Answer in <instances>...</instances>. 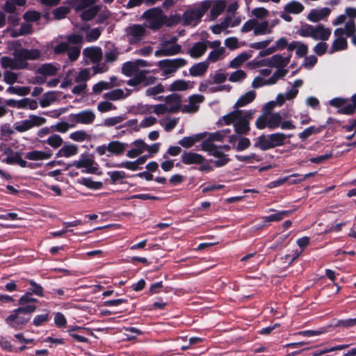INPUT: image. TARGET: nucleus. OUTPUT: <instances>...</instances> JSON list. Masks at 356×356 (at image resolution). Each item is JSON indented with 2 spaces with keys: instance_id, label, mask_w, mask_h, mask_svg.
Here are the masks:
<instances>
[{
  "instance_id": "nucleus-9",
  "label": "nucleus",
  "mask_w": 356,
  "mask_h": 356,
  "mask_svg": "<svg viewBox=\"0 0 356 356\" xmlns=\"http://www.w3.org/2000/svg\"><path fill=\"white\" fill-rule=\"evenodd\" d=\"M287 73L286 70H277L270 78L265 79L261 76H256L252 82L253 88H259L264 86L275 84L279 79L283 78Z\"/></svg>"
},
{
  "instance_id": "nucleus-27",
  "label": "nucleus",
  "mask_w": 356,
  "mask_h": 356,
  "mask_svg": "<svg viewBox=\"0 0 356 356\" xmlns=\"http://www.w3.org/2000/svg\"><path fill=\"white\" fill-rule=\"evenodd\" d=\"M181 159L183 163L186 165L198 164L202 163L204 156L200 154L193 152H184Z\"/></svg>"
},
{
  "instance_id": "nucleus-56",
  "label": "nucleus",
  "mask_w": 356,
  "mask_h": 356,
  "mask_svg": "<svg viewBox=\"0 0 356 356\" xmlns=\"http://www.w3.org/2000/svg\"><path fill=\"white\" fill-rule=\"evenodd\" d=\"M232 86L229 84H215L214 83L211 81V85L209 87V92L211 93L218 92H229L232 90Z\"/></svg>"
},
{
  "instance_id": "nucleus-30",
  "label": "nucleus",
  "mask_w": 356,
  "mask_h": 356,
  "mask_svg": "<svg viewBox=\"0 0 356 356\" xmlns=\"http://www.w3.org/2000/svg\"><path fill=\"white\" fill-rule=\"evenodd\" d=\"M211 3L210 15L212 20L216 19L225 10L226 2L225 0L209 1Z\"/></svg>"
},
{
  "instance_id": "nucleus-8",
  "label": "nucleus",
  "mask_w": 356,
  "mask_h": 356,
  "mask_svg": "<svg viewBox=\"0 0 356 356\" xmlns=\"http://www.w3.org/2000/svg\"><path fill=\"white\" fill-rule=\"evenodd\" d=\"M59 67L53 64H44L38 67L36 72L38 75L33 78V83H43L46 81V77L54 76L58 71Z\"/></svg>"
},
{
  "instance_id": "nucleus-55",
  "label": "nucleus",
  "mask_w": 356,
  "mask_h": 356,
  "mask_svg": "<svg viewBox=\"0 0 356 356\" xmlns=\"http://www.w3.org/2000/svg\"><path fill=\"white\" fill-rule=\"evenodd\" d=\"M314 26L311 24H302L297 31L298 35L302 37H310L312 38Z\"/></svg>"
},
{
  "instance_id": "nucleus-36",
  "label": "nucleus",
  "mask_w": 356,
  "mask_h": 356,
  "mask_svg": "<svg viewBox=\"0 0 356 356\" xmlns=\"http://www.w3.org/2000/svg\"><path fill=\"white\" fill-rule=\"evenodd\" d=\"M296 50L298 57H303L308 53V46L300 41H293L288 45V51Z\"/></svg>"
},
{
  "instance_id": "nucleus-45",
  "label": "nucleus",
  "mask_w": 356,
  "mask_h": 356,
  "mask_svg": "<svg viewBox=\"0 0 356 356\" xmlns=\"http://www.w3.org/2000/svg\"><path fill=\"white\" fill-rule=\"evenodd\" d=\"M120 83H108V81H99L92 86V92L95 94H99L103 90L111 89L112 88L120 86Z\"/></svg>"
},
{
  "instance_id": "nucleus-40",
  "label": "nucleus",
  "mask_w": 356,
  "mask_h": 356,
  "mask_svg": "<svg viewBox=\"0 0 356 356\" xmlns=\"http://www.w3.org/2000/svg\"><path fill=\"white\" fill-rule=\"evenodd\" d=\"M80 31L86 33V40L87 42L95 41L101 35V30L98 28L90 29L87 26H82L80 27Z\"/></svg>"
},
{
  "instance_id": "nucleus-35",
  "label": "nucleus",
  "mask_w": 356,
  "mask_h": 356,
  "mask_svg": "<svg viewBox=\"0 0 356 356\" xmlns=\"http://www.w3.org/2000/svg\"><path fill=\"white\" fill-rule=\"evenodd\" d=\"M209 65V63L207 60L195 63L189 69V74L194 77L203 76L206 73Z\"/></svg>"
},
{
  "instance_id": "nucleus-41",
  "label": "nucleus",
  "mask_w": 356,
  "mask_h": 356,
  "mask_svg": "<svg viewBox=\"0 0 356 356\" xmlns=\"http://www.w3.org/2000/svg\"><path fill=\"white\" fill-rule=\"evenodd\" d=\"M252 54L249 52H243L232 59L229 63V67L232 69H236L241 67L245 62L250 58Z\"/></svg>"
},
{
  "instance_id": "nucleus-20",
  "label": "nucleus",
  "mask_w": 356,
  "mask_h": 356,
  "mask_svg": "<svg viewBox=\"0 0 356 356\" xmlns=\"http://www.w3.org/2000/svg\"><path fill=\"white\" fill-rule=\"evenodd\" d=\"M331 13V9L327 7L314 8L310 10L307 15V19L316 23L325 20Z\"/></svg>"
},
{
  "instance_id": "nucleus-37",
  "label": "nucleus",
  "mask_w": 356,
  "mask_h": 356,
  "mask_svg": "<svg viewBox=\"0 0 356 356\" xmlns=\"http://www.w3.org/2000/svg\"><path fill=\"white\" fill-rule=\"evenodd\" d=\"M193 88V84L188 81L184 79H177L173 81L169 86L168 90L172 92L175 91H184L189 88Z\"/></svg>"
},
{
  "instance_id": "nucleus-7",
  "label": "nucleus",
  "mask_w": 356,
  "mask_h": 356,
  "mask_svg": "<svg viewBox=\"0 0 356 356\" xmlns=\"http://www.w3.org/2000/svg\"><path fill=\"white\" fill-rule=\"evenodd\" d=\"M181 51V47L177 44V38H172L161 44V48L154 53L156 57L168 56L177 54Z\"/></svg>"
},
{
  "instance_id": "nucleus-23",
  "label": "nucleus",
  "mask_w": 356,
  "mask_h": 356,
  "mask_svg": "<svg viewBox=\"0 0 356 356\" xmlns=\"http://www.w3.org/2000/svg\"><path fill=\"white\" fill-rule=\"evenodd\" d=\"M0 63L3 68L11 70H19L25 68V64L19 61L16 56L14 58H9L8 56H3L0 59Z\"/></svg>"
},
{
  "instance_id": "nucleus-12",
  "label": "nucleus",
  "mask_w": 356,
  "mask_h": 356,
  "mask_svg": "<svg viewBox=\"0 0 356 356\" xmlns=\"http://www.w3.org/2000/svg\"><path fill=\"white\" fill-rule=\"evenodd\" d=\"M95 119V114L91 110H85L78 113L71 114L69 116L70 121L73 122L74 126L76 124H91Z\"/></svg>"
},
{
  "instance_id": "nucleus-63",
  "label": "nucleus",
  "mask_w": 356,
  "mask_h": 356,
  "mask_svg": "<svg viewBox=\"0 0 356 356\" xmlns=\"http://www.w3.org/2000/svg\"><path fill=\"white\" fill-rule=\"evenodd\" d=\"M178 123L177 118H168L166 120H161L160 124L164 127L166 131H170L173 129Z\"/></svg>"
},
{
  "instance_id": "nucleus-38",
  "label": "nucleus",
  "mask_w": 356,
  "mask_h": 356,
  "mask_svg": "<svg viewBox=\"0 0 356 356\" xmlns=\"http://www.w3.org/2000/svg\"><path fill=\"white\" fill-rule=\"evenodd\" d=\"M209 154L217 158V160L213 161L216 167H222L226 165L229 161L227 156L222 153L217 147L213 148L212 150L207 152Z\"/></svg>"
},
{
  "instance_id": "nucleus-19",
  "label": "nucleus",
  "mask_w": 356,
  "mask_h": 356,
  "mask_svg": "<svg viewBox=\"0 0 356 356\" xmlns=\"http://www.w3.org/2000/svg\"><path fill=\"white\" fill-rule=\"evenodd\" d=\"M147 160V156H143L136 161H125L120 163H106L108 168H124L131 171H136L139 169V165H143Z\"/></svg>"
},
{
  "instance_id": "nucleus-21",
  "label": "nucleus",
  "mask_w": 356,
  "mask_h": 356,
  "mask_svg": "<svg viewBox=\"0 0 356 356\" xmlns=\"http://www.w3.org/2000/svg\"><path fill=\"white\" fill-rule=\"evenodd\" d=\"M96 0H69V3L75 8L76 10H81L93 3ZM41 3L46 6H55L60 0H40Z\"/></svg>"
},
{
  "instance_id": "nucleus-3",
  "label": "nucleus",
  "mask_w": 356,
  "mask_h": 356,
  "mask_svg": "<svg viewBox=\"0 0 356 356\" xmlns=\"http://www.w3.org/2000/svg\"><path fill=\"white\" fill-rule=\"evenodd\" d=\"M210 6L209 1H202L200 4L187 9L182 16L184 24L190 26L197 25Z\"/></svg>"
},
{
  "instance_id": "nucleus-1",
  "label": "nucleus",
  "mask_w": 356,
  "mask_h": 356,
  "mask_svg": "<svg viewBox=\"0 0 356 356\" xmlns=\"http://www.w3.org/2000/svg\"><path fill=\"white\" fill-rule=\"evenodd\" d=\"M255 113V109H236L225 115L221 118L220 122L224 125L232 124L236 134H246L250 129V122L253 118Z\"/></svg>"
},
{
  "instance_id": "nucleus-57",
  "label": "nucleus",
  "mask_w": 356,
  "mask_h": 356,
  "mask_svg": "<svg viewBox=\"0 0 356 356\" xmlns=\"http://www.w3.org/2000/svg\"><path fill=\"white\" fill-rule=\"evenodd\" d=\"M63 142L61 136L56 134H51L45 141L47 144L55 149L61 146Z\"/></svg>"
},
{
  "instance_id": "nucleus-34",
  "label": "nucleus",
  "mask_w": 356,
  "mask_h": 356,
  "mask_svg": "<svg viewBox=\"0 0 356 356\" xmlns=\"http://www.w3.org/2000/svg\"><path fill=\"white\" fill-rule=\"evenodd\" d=\"M207 49V44L205 42L195 43L188 50L189 55L193 58H199L202 56Z\"/></svg>"
},
{
  "instance_id": "nucleus-49",
  "label": "nucleus",
  "mask_w": 356,
  "mask_h": 356,
  "mask_svg": "<svg viewBox=\"0 0 356 356\" xmlns=\"http://www.w3.org/2000/svg\"><path fill=\"white\" fill-rule=\"evenodd\" d=\"M291 213V211H281L275 213L271 214L268 216L264 217V221L266 222H277L282 220L284 218L289 216Z\"/></svg>"
},
{
  "instance_id": "nucleus-31",
  "label": "nucleus",
  "mask_w": 356,
  "mask_h": 356,
  "mask_svg": "<svg viewBox=\"0 0 356 356\" xmlns=\"http://www.w3.org/2000/svg\"><path fill=\"white\" fill-rule=\"evenodd\" d=\"M206 136L207 132H202L191 136L184 137L179 141V144L183 147L190 148Z\"/></svg>"
},
{
  "instance_id": "nucleus-59",
  "label": "nucleus",
  "mask_w": 356,
  "mask_h": 356,
  "mask_svg": "<svg viewBox=\"0 0 356 356\" xmlns=\"http://www.w3.org/2000/svg\"><path fill=\"white\" fill-rule=\"evenodd\" d=\"M70 138L74 141L83 142L88 139L89 136L84 131H76L70 134Z\"/></svg>"
},
{
  "instance_id": "nucleus-58",
  "label": "nucleus",
  "mask_w": 356,
  "mask_h": 356,
  "mask_svg": "<svg viewBox=\"0 0 356 356\" xmlns=\"http://www.w3.org/2000/svg\"><path fill=\"white\" fill-rule=\"evenodd\" d=\"M81 184L90 189H99L102 187L101 181H95L90 178H82L79 181Z\"/></svg>"
},
{
  "instance_id": "nucleus-33",
  "label": "nucleus",
  "mask_w": 356,
  "mask_h": 356,
  "mask_svg": "<svg viewBox=\"0 0 356 356\" xmlns=\"http://www.w3.org/2000/svg\"><path fill=\"white\" fill-rule=\"evenodd\" d=\"M289 44L288 43V40L285 38H280L278 40H277L274 46L269 47L266 50L260 51L259 56H265L266 55L271 54L277 50H282L286 47L288 48Z\"/></svg>"
},
{
  "instance_id": "nucleus-52",
  "label": "nucleus",
  "mask_w": 356,
  "mask_h": 356,
  "mask_svg": "<svg viewBox=\"0 0 356 356\" xmlns=\"http://www.w3.org/2000/svg\"><path fill=\"white\" fill-rule=\"evenodd\" d=\"M224 53L225 49L223 47L214 49L209 53L207 61L215 63L223 58Z\"/></svg>"
},
{
  "instance_id": "nucleus-54",
  "label": "nucleus",
  "mask_w": 356,
  "mask_h": 356,
  "mask_svg": "<svg viewBox=\"0 0 356 356\" xmlns=\"http://www.w3.org/2000/svg\"><path fill=\"white\" fill-rule=\"evenodd\" d=\"M210 81L215 84H221L224 83L227 79V74L223 72L221 70L216 71L212 75L210 76Z\"/></svg>"
},
{
  "instance_id": "nucleus-13",
  "label": "nucleus",
  "mask_w": 356,
  "mask_h": 356,
  "mask_svg": "<svg viewBox=\"0 0 356 356\" xmlns=\"http://www.w3.org/2000/svg\"><path fill=\"white\" fill-rule=\"evenodd\" d=\"M334 35L336 38L333 40L330 53L340 51L347 49L348 43L346 39L343 37L344 30L342 28H338L334 30Z\"/></svg>"
},
{
  "instance_id": "nucleus-28",
  "label": "nucleus",
  "mask_w": 356,
  "mask_h": 356,
  "mask_svg": "<svg viewBox=\"0 0 356 356\" xmlns=\"http://www.w3.org/2000/svg\"><path fill=\"white\" fill-rule=\"evenodd\" d=\"M290 56L284 57L280 54H276L267 59V66L282 68L287 66L290 62Z\"/></svg>"
},
{
  "instance_id": "nucleus-14",
  "label": "nucleus",
  "mask_w": 356,
  "mask_h": 356,
  "mask_svg": "<svg viewBox=\"0 0 356 356\" xmlns=\"http://www.w3.org/2000/svg\"><path fill=\"white\" fill-rule=\"evenodd\" d=\"M279 23L280 20L277 19L271 21L264 20L261 22L256 20L254 35H264L270 34L273 32V29Z\"/></svg>"
},
{
  "instance_id": "nucleus-25",
  "label": "nucleus",
  "mask_w": 356,
  "mask_h": 356,
  "mask_svg": "<svg viewBox=\"0 0 356 356\" xmlns=\"http://www.w3.org/2000/svg\"><path fill=\"white\" fill-rule=\"evenodd\" d=\"M133 147L127 152V156L130 159L136 158L142 154L147 145L143 140H136L132 143Z\"/></svg>"
},
{
  "instance_id": "nucleus-60",
  "label": "nucleus",
  "mask_w": 356,
  "mask_h": 356,
  "mask_svg": "<svg viewBox=\"0 0 356 356\" xmlns=\"http://www.w3.org/2000/svg\"><path fill=\"white\" fill-rule=\"evenodd\" d=\"M73 127H74L73 122H72V124H70L69 123L65 122H60L52 125L54 131H58L60 133H65L66 131H68L70 128Z\"/></svg>"
},
{
  "instance_id": "nucleus-4",
  "label": "nucleus",
  "mask_w": 356,
  "mask_h": 356,
  "mask_svg": "<svg viewBox=\"0 0 356 356\" xmlns=\"http://www.w3.org/2000/svg\"><path fill=\"white\" fill-rule=\"evenodd\" d=\"M282 120V117L279 112L262 113L257 118L255 126L258 129L268 128L273 130L280 127Z\"/></svg>"
},
{
  "instance_id": "nucleus-39",
  "label": "nucleus",
  "mask_w": 356,
  "mask_h": 356,
  "mask_svg": "<svg viewBox=\"0 0 356 356\" xmlns=\"http://www.w3.org/2000/svg\"><path fill=\"white\" fill-rule=\"evenodd\" d=\"M79 148L76 145L69 144L62 147L58 152L57 156L69 158L77 154Z\"/></svg>"
},
{
  "instance_id": "nucleus-6",
  "label": "nucleus",
  "mask_w": 356,
  "mask_h": 356,
  "mask_svg": "<svg viewBox=\"0 0 356 356\" xmlns=\"http://www.w3.org/2000/svg\"><path fill=\"white\" fill-rule=\"evenodd\" d=\"M127 147L128 145L125 143L120 140H112L107 145L98 146L95 151L99 156L106 154V152H108V156H120L125 152Z\"/></svg>"
},
{
  "instance_id": "nucleus-18",
  "label": "nucleus",
  "mask_w": 356,
  "mask_h": 356,
  "mask_svg": "<svg viewBox=\"0 0 356 356\" xmlns=\"http://www.w3.org/2000/svg\"><path fill=\"white\" fill-rule=\"evenodd\" d=\"M145 33V27L138 24L131 25L126 29V35L131 43H134L141 40Z\"/></svg>"
},
{
  "instance_id": "nucleus-24",
  "label": "nucleus",
  "mask_w": 356,
  "mask_h": 356,
  "mask_svg": "<svg viewBox=\"0 0 356 356\" xmlns=\"http://www.w3.org/2000/svg\"><path fill=\"white\" fill-rule=\"evenodd\" d=\"M331 29L325 27L323 24L314 26L312 39L315 40H327L331 35Z\"/></svg>"
},
{
  "instance_id": "nucleus-46",
  "label": "nucleus",
  "mask_w": 356,
  "mask_h": 356,
  "mask_svg": "<svg viewBox=\"0 0 356 356\" xmlns=\"http://www.w3.org/2000/svg\"><path fill=\"white\" fill-rule=\"evenodd\" d=\"M283 105V99L282 96L277 95L275 100L270 101L266 103L262 107V113H272V111L277 106Z\"/></svg>"
},
{
  "instance_id": "nucleus-17",
  "label": "nucleus",
  "mask_w": 356,
  "mask_h": 356,
  "mask_svg": "<svg viewBox=\"0 0 356 356\" xmlns=\"http://www.w3.org/2000/svg\"><path fill=\"white\" fill-rule=\"evenodd\" d=\"M14 56L17 58L19 61L25 64V68L27 67L28 60H35L40 56V52L38 49H20L15 51Z\"/></svg>"
},
{
  "instance_id": "nucleus-64",
  "label": "nucleus",
  "mask_w": 356,
  "mask_h": 356,
  "mask_svg": "<svg viewBox=\"0 0 356 356\" xmlns=\"http://www.w3.org/2000/svg\"><path fill=\"white\" fill-rule=\"evenodd\" d=\"M116 106L108 101H103L98 104L97 110L101 113L115 110Z\"/></svg>"
},
{
  "instance_id": "nucleus-15",
  "label": "nucleus",
  "mask_w": 356,
  "mask_h": 356,
  "mask_svg": "<svg viewBox=\"0 0 356 356\" xmlns=\"http://www.w3.org/2000/svg\"><path fill=\"white\" fill-rule=\"evenodd\" d=\"M144 16L148 19L147 26L152 29H159L161 24V10L159 8H152L147 10L144 13Z\"/></svg>"
},
{
  "instance_id": "nucleus-5",
  "label": "nucleus",
  "mask_w": 356,
  "mask_h": 356,
  "mask_svg": "<svg viewBox=\"0 0 356 356\" xmlns=\"http://www.w3.org/2000/svg\"><path fill=\"white\" fill-rule=\"evenodd\" d=\"M186 61L181 58L175 59H164L157 63V66L162 72L165 77H170L174 74L177 70L186 65Z\"/></svg>"
},
{
  "instance_id": "nucleus-22",
  "label": "nucleus",
  "mask_w": 356,
  "mask_h": 356,
  "mask_svg": "<svg viewBox=\"0 0 356 356\" xmlns=\"http://www.w3.org/2000/svg\"><path fill=\"white\" fill-rule=\"evenodd\" d=\"M165 104L170 113H177L179 111H181V101L178 95L172 94L168 95L165 99Z\"/></svg>"
},
{
  "instance_id": "nucleus-62",
  "label": "nucleus",
  "mask_w": 356,
  "mask_h": 356,
  "mask_svg": "<svg viewBox=\"0 0 356 356\" xmlns=\"http://www.w3.org/2000/svg\"><path fill=\"white\" fill-rule=\"evenodd\" d=\"M98 11H99L98 6H92V7L88 8V10H85L81 14V18L83 20H86V21L90 20V19H92L97 15Z\"/></svg>"
},
{
  "instance_id": "nucleus-44",
  "label": "nucleus",
  "mask_w": 356,
  "mask_h": 356,
  "mask_svg": "<svg viewBox=\"0 0 356 356\" xmlns=\"http://www.w3.org/2000/svg\"><path fill=\"white\" fill-rule=\"evenodd\" d=\"M255 147L259 148L261 150H268L272 149L271 141L270 135L259 136L254 144Z\"/></svg>"
},
{
  "instance_id": "nucleus-32",
  "label": "nucleus",
  "mask_w": 356,
  "mask_h": 356,
  "mask_svg": "<svg viewBox=\"0 0 356 356\" xmlns=\"http://www.w3.org/2000/svg\"><path fill=\"white\" fill-rule=\"evenodd\" d=\"M256 98V92L254 90H249L241 95L234 105V108H238L245 106L252 103Z\"/></svg>"
},
{
  "instance_id": "nucleus-11",
  "label": "nucleus",
  "mask_w": 356,
  "mask_h": 356,
  "mask_svg": "<svg viewBox=\"0 0 356 356\" xmlns=\"http://www.w3.org/2000/svg\"><path fill=\"white\" fill-rule=\"evenodd\" d=\"M72 165L76 168L84 169L83 171L88 173H94L98 169L97 164L89 155H82L78 161L73 162Z\"/></svg>"
},
{
  "instance_id": "nucleus-53",
  "label": "nucleus",
  "mask_w": 356,
  "mask_h": 356,
  "mask_svg": "<svg viewBox=\"0 0 356 356\" xmlns=\"http://www.w3.org/2000/svg\"><path fill=\"white\" fill-rule=\"evenodd\" d=\"M229 132V129H224L213 133L207 132V136L209 135L211 137V140L214 143L222 142Z\"/></svg>"
},
{
  "instance_id": "nucleus-16",
  "label": "nucleus",
  "mask_w": 356,
  "mask_h": 356,
  "mask_svg": "<svg viewBox=\"0 0 356 356\" xmlns=\"http://www.w3.org/2000/svg\"><path fill=\"white\" fill-rule=\"evenodd\" d=\"M204 97L202 95L195 94L188 97V104L183 105L181 112L184 113H196L200 108V104L204 101Z\"/></svg>"
},
{
  "instance_id": "nucleus-2",
  "label": "nucleus",
  "mask_w": 356,
  "mask_h": 356,
  "mask_svg": "<svg viewBox=\"0 0 356 356\" xmlns=\"http://www.w3.org/2000/svg\"><path fill=\"white\" fill-rule=\"evenodd\" d=\"M36 310V306L29 305L14 309L5 319L6 323L15 330L22 329L30 321V314Z\"/></svg>"
},
{
  "instance_id": "nucleus-47",
  "label": "nucleus",
  "mask_w": 356,
  "mask_h": 356,
  "mask_svg": "<svg viewBox=\"0 0 356 356\" xmlns=\"http://www.w3.org/2000/svg\"><path fill=\"white\" fill-rule=\"evenodd\" d=\"M122 70L123 74L127 76H131L141 71L138 70L135 60L125 63L122 66Z\"/></svg>"
},
{
  "instance_id": "nucleus-43",
  "label": "nucleus",
  "mask_w": 356,
  "mask_h": 356,
  "mask_svg": "<svg viewBox=\"0 0 356 356\" xmlns=\"http://www.w3.org/2000/svg\"><path fill=\"white\" fill-rule=\"evenodd\" d=\"M51 156L50 153L44 151L34 150L26 154L25 158L31 161H41L49 159Z\"/></svg>"
},
{
  "instance_id": "nucleus-61",
  "label": "nucleus",
  "mask_w": 356,
  "mask_h": 356,
  "mask_svg": "<svg viewBox=\"0 0 356 356\" xmlns=\"http://www.w3.org/2000/svg\"><path fill=\"white\" fill-rule=\"evenodd\" d=\"M90 72L89 69L80 70L75 76L76 83H86L90 79Z\"/></svg>"
},
{
  "instance_id": "nucleus-26",
  "label": "nucleus",
  "mask_w": 356,
  "mask_h": 356,
  "mask_svg": "<svg viewBox=\"0 0 356 356\" xmlns=\"http://www.w3.org/2000/svg\"><path fill=\"white\" fill-rule=\"evenodd\" d=\"M83 54L86 58L89 59L92 63H98L102 58V49L97 47L86 48Z\"/></svg>"
},
{
  "instance_id": "nucleus-10",
  "label": "nucleus",
  "mask_w": 356,
  "mask_h": 356,
  "mask_svg": "<svg viewBox=\"0 0 356 356\" xmlns=\"http://www.w3.org/2000/svg\"><path fill=\"white\" fill-rule=\"evenodd\" d=\"M45 122L46 119L44 118L33 115H30L28 119L16 123L15 129L19 132H24L34 127L41 126Z\"/></svg>"
},
{
  "instance_id": "nucleus-29",
  "label": "nucleus",
  "mask_w": 356,
  "mask_h": 356,
  "mask_svg": "<svg viewBox=\"0 0 356 356\" xmlns=\"http://www.w3.org/2000/svg\"><path fill=\"white\" fill-rule=\"evenodd\" d=\"M131 91L129 89H115L106 92L104 98L109 101H118L125 99L130 95Z\"/></svg>"
},
{
  "instance_id": "nucleus-51",
  "label": "nucleus",
  "mask_w": 356,
  "mask_h": 356,
  "mask_svg": "<svg viewBox=\"0 0 356 356\" xmlns=\"http://www.w3.org/2000/svg\"><path fill=\"white\" fill-rule=\"evenodd\" d=\"M272 147L281 146L284 144L286 136L283 133H275L270 134Z\"/></svg>"
},
{
  "instance_id": "nucleus-50",
  "label": "nucleus",
  "mask_w": 356,
  "mask_h": 356,
  "mask_svg": "<svg viewBox=\"0 0 356 356\" xmlns=\"http://www.w3.org/2000/svg\"><path fill=\"white\" fill-rule=\"evenodd\" d=\"M247 78L246 72L243 70H237L232 72L228 78L232 83H242Z\"/></svg>"
},
{
  "instance_id": "nucleus-42",
  "label": "nucleus",
  "mask_w": 356,
  "mask_h": 356,
  "mask_svg": "<svg viewBox=\"0 0 356 356\" xmlns=\"http://www.w3.org/2000/svg\"><path fill=\"white\" fill-rule=\"evenodd\" d=\"M4 161L8 164H17L22 168H25L27 165L26 161L22 158L19 152H13Z\"/></svg>"
},
{
  "instance_id": "nucleus-48",
  "label": "nucleus",
  "mask_w": 356,
  "mask_h": 356,
  "mask_svg": "<svg viewBox=\"0 0 356 356\" xmlns=\"http://www.w3.org/2000/svg\"><path fill=\"white\" fill-rule=\"evenodd\" d=\"M284 10L289 13L296 15L304 10V6L298 1H291L286 5Z\"/></svg>"
}]
</instances>
